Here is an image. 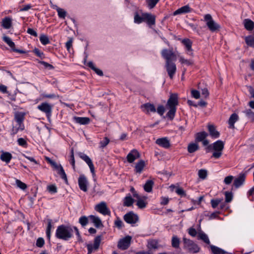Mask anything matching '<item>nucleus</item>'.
<instances>
[{
	"instance_id": "1",
	"label": "nucleus",
	"mask_w": 254,
	"mask_h": 254,
	"mask_svg": "<svg viewBox=\"0 0 254 254\" xmlns=\"http://www.w3.org/2000/svg\"><path fill=\"white\" fill-rule=\"evenodd\" d=\"M73 228L68 225H61L57 227L55 236L57 238L68 241L73 237Z\"/></svg>"
},
{
	"instance_id": "2",
	"label": "nucleus",
	"mask_w": 254,
	"mask_h": 254,
	"mask_svg": "<svg viewBox=\"0 0 254 254\" xmlns=\"http://www.w3.org/2000/svg\"><path fill=\"white\" fill-rule=\"evenodd\" d=\"M224 142L222 140H218L214 142L212 144L208 145L206 147V149L207 150V151L214 150L215 151L213 153L212 157L218 159L221 156L222 154V152L224 149Z\"/></svg>"
},
{
	"instance_id": "3",
	"label": "nucleus",
	"mask_w": 254,
	"mask_h": 254,
	"mask_svg": "<svg viewBox=\"0 0 254 254\" xmlns=\"http://www.w3.org/2000/svg\"><path fill=\"white\" fill-rule=\"evenodd\" d=\"M183 242L184 244V248L187 250L189 253L194 254L199 252L200 248L192 240L184 238Z\"/></svg>"
},
{
	"instance_id": "4",
	"label": "nucleus",
	"mask_w": 254,
	"mask_h": 254,
	"mask_svg": "<svg viewBox=\"0 0 254 254\" xmlns=\"http://www.w3.org/2000/svg\"><path fill=\"white\" fill-rule=\"evenodd\" d=\"M204 18L206 22V24L210 31L212 32L219 31L220 28V25L213 20L210 14H206Z\"/></svg>"
},
{
	"instance_id": "5",
	"label": "nucleus",
	"mask_w": 254,
	"mask_h": 254,
	"mask_svg": "<svg viewBox=\"0 0 254 254\" xmlns=\"http://www.w3.org/2000/svg\"><path fill=\"white\" fill-rule=\"evenodd\" d=\"M161 55L166 60V62H172L176 60V56L172 49H163L161 51Z\"/></svg>"
},
{
	"instance_id": "6",
	"label": "nucleus",
	"mask_w": 254,
	"mask_h": 254,
	"mask_svg": "<svg viewBox=\"0 0 254 254\" xmlns=\"http://www.w3.org/2000/svg\"><path fill=\"white\" fill-rule=\"evenodd\" d=\"M102 240V236L98 235L96 236L94 241V244H87V248L88 250V254H91L93 251H96L99 249L101 241Z\"/></svg>"
},
{
	"instance_id": "7",
	"label": "nucleus",
	"mask_w": 254,
	"mask_h": 254,
	"mask_svg": "<svg viewBox=\"0 0 254 254\" xmlns=\"http://www.w3.org/2000/svg\"><path fill=\"white\" fill-rule=\"evenodd\" d=\"M124 219L127 223L133 224L138 221L139 217L133 211H129L124 216Z\"/></svg>"
},
{
	"instance_id": "8",
	"label": "nucleus",
	"mask_w": 254,
	"mask_h": 254,
	"mask_svg": "<svg viewBox=\"0 0 254 254\" xmlns=\"http://www.w3.org/2000/svg\"><path fill=\"white\" fill-rule=\"evenodd\" d=\"M95 209L104 215H110L111 214V211L104 201L97 204L95 207Z\"/></svg>"
},
{
	"instance_id": "9",
	"label": "nucleus",
	"mask_w": 254,
	"mask_h": 254,
	"mask_svg": "<svg viewBox=\"0 0 254 254\" xmlns=\"http://www.w3.org/2000/svg\"><path fill=\"white\" fill-rule=\"evenodd\" d=\"M131 240V237L129 236H127L121 239L118 244V248L122 250L127 249L130 245Z\"/></svg>"
},
{
	"instance_id": "10",
	"label": "nucleus",
	"mask_w": 254,
	"mask_h": 254,
	"mask_svg": "<svg viewBox=\"0 0 254 254\" xmlns=\"http://www.w3.org/2000/svg\"><path fill=\"white\" fill-rule=\"evenodd\" d=\"M37 108L42 112L45 113L48 117L51 116L52 106L48 103L44 102L39 105Z\"/></svg>"
},
{
	"instance_id": "11",
	"label": "nucleus",
	"mask_w": 254,
	"mask_h": 254,
	"mask_svg": "<svg viewBox=\"0 0 254 254\" xmlns=\"http://www.w3.org/2000/svg\"><path fill=\"white\" fill-rule=\"evenodd\" d=\"M165 68L171 79H172L176 72V65L173 62H166Z\"/></svg>"
},
{
	"instance_id": "12",
	"label": "nucleus",
	"mask_w": 254,
	"mask_h": 254,
	"mask_svg": "<svg viewBox=\"0 0 254 254\" xmlns=\"http://www.w3.org/2000/svg\"><path fill=\"white\" fill-rule=\"evenodd\" d=\"M78 154L79 157L87 164L92 174L93 175L95 174L94 166L91 159L87 155L82 152H79Z\"/></svg>"
},
{
	"instance_id": "13",
	"label": "nucleus",
	"mask_w": 254,
	"mask_h": 254,
	"mask_svg": "<svg viewBox=\"0 0 254 254\" xmlns=\"http://www.w3.org/2000/svg\"><path fill=\"white\" fill-rule=\"evenodd\" d=\"M155 143L165 149H168L171 146L170 141L167 137L159 138L156 140Z\"/></svg>"
},
{
	"instance_id": "14",
	"label": "nucleus",
	"mask_w": 254,
	"mask_h": 254,
	"mask_svg": "<svg viewBox=\"0 0 254 254\" xmlns=\"http://www.w3.org/2000/svg\"><path fill=\"white\" fill-rule=\"evenodd\" d=\"M78 183L80 189L84 192H86L88 190V181L84 175H80L78 179Z\"/></svg>"
},
{
	"instance_id": "15",
	"label": "nucleus",
	"mask_w": 254,
	"mask_h": 254,
	"mask_svg": "<svg viewBox=\"0 0 254 254\" xmlns=\"http://www.w3.org/2000/svg\"><path fill=\"white\" fill-rule=\"evenodd\" d=\"M178 104V97L177 94H172L167 103V106L169 108H176Z\"/></svg>"
},
{
	"instance_id": "16",
	"label": "nucleus",
	"mask_w": 254,
	"mask_h": 254,
	"mask_svg": "<svg viewBox=\"0 0 254 254\" xmlns=\"http://www.w3.org/2000/svg\"><path fill=\"white\" fill-rule=\"evenodd\" d=\"M140 157V154L136 149L132 150L127 155V159L128 163H131Z\"/></svg>"
},
{
	"instance_id": "17",
	"label": "nucleus",
	"mask_w": 254,
	"mask_h": 254,
	"mask_svg": "<svg viewBox=\"0 0 254 254\" xmlns=\"http://www.w3.org/2000/svg\"><path fill=\"white\" fill-rule=\"evenodd\" d=\"M246 175L244 173L240 174L239 176L234 180L233 186L235 188H239L244 183Z\"/></svg>"
},
{
	"instance_id": "18",
	"label": "nucleus",
	"mask_w": 254,
	"mask_h": 254,
	"mask_svg": "<svg viewBox=\"0 0 254 254\" xmlns=\"http://www.w3.org/2000/svg\"><path fill=\"white\" fill-rule=\"evenodd\" d=\"M0 152V160L6 164L9 163L12 158L11 154L8 152L4 151L3 150H1Z\"/></svg>"
},
{
	"instance_id": "19",
	"label": "nucleus",
	"mask_w": 254,
	"mask_h": 254,
	"mask_svg": "<svg viewBox=\"0 0 254 254\" xmlns=\"http://www.w3.org/2000/svg\"><path fill=\"white\" fill-rule=\"evenodd\" d=\"M25 113L24 112H16L14 114V120L18 126H24L23 122L24 120Z\"/></svg>"
},
{
	"instance_id": "20",
	"label": "nucleus",
	"mask_w": 254,
	"mask_h": 254,
	"mask_svg": "<svg viewBox=\"0 0 254 254\" xmlns=\"http://www.w3.org/2000/svg\"><path fill=\"white\" fill-rule=\"evenodd\" d=\"M141 108L142 109L143 112L146 113H149V112H155L156 109L153 104L147 103L144 104L141 106Z\"/></svg>"
},
{
	"instance_id": "21",
	"label": "nucleus",
	"mask_w": 254,
	"mask_h": 254,
	"mask_svg": "<svg viewBox=\"0 0 254 254\" xmlns=\"http://www.w3.org/2000/svg\"><path fill=\"white\" fill-rule=\"evenodd\" d=\"M144 21H146L149 26L154 25L155 23V17L150 13H144Z\"/></svg>"
},
{
	"instance_id": "22",
	"label": "nucleus",
	"mask_w": 254,
	"mask_h": 254,
	"mask_svg": "<svg viewBox=\"0 0 254 254\" xmlns=\"http://www.w3.org/2000/svg\"><path fill=\"white\" fill-rule=\"evenodd\" d=\"M243 24L245 28L248 30L251 31L254 30V22L250 19H245L243 21Z\"/></svg>"
},
{
	"instance_id": "23",
	"label": "nucleus",
	"mask_w": 254,
	"mask_h": 254,
	"mask_svg": "<svg viewBox=\"0 0 254 254\" xmlns=\"http://www.w3.org/2000/svg\"><path fill=\"white\" fill-rule=\"evenodd\" d=\"M191 10V8L189 6V5H186L181 7V8L178 9L176 11H175L173 13L174 15H176L178 14H181L183 13H187L190 12Z\"/></svg>"
},
{
	"instance_id": "24",
	"label": "nucleus",
	"mask_w": 254,
	"mask_h": 254,
	"mask_svg": "<svg viewBox=\"0 0 254 254\" xmlns=\"http://www.w3.org/2000/svg\"><path fill=\"white\" fill-rule=\"evenodd\" d=\"M208 129L209 132V134L212 137L216 138L219 136V132L216 130L215 127L213 125H208Z\"/></svg>"
},
{
	"instance_id": "25",
	"label": "nucleus",
	"mask_w": 254,
	"mask_h": 254,
	"mask_svg": "<svg viewBox=\"0 0 254 254\" xmlns=\"http://www.w3.org/2000/svg\"><path fill=\"white\" fill-rule=\"evenodd\" d=\"M239 117L236 113L232 114L229 118L228 121V124L229 125V127L231 128H234L235 127L234 124L238 120Z\"/></svg>"
},
{
	"instance_id": "26",
	"label": "nucleus",
	"mask_w": 254,
	"mask_h": 254,
	"mask_svg": "<svg viewBox=\"0 0 254 254\" xmlns=\"http://www.w3.org/2000/svg\"><path fill=\"white\" fill-rule=\"evenodd\" d=\"M89 218L96 227L99 228L103 226L101 219L98 217L94 215H90Z\"/></svg>"
},
{
	"instance_id": "27",
	"label": "nucleus",
	"mask_w": 254,
	"mask_h": 254,
	"mask_svg": "<svg viewBox=\"0 0 254 254\" xmlns=\"http://www.w3.org/2000/svg\"><path fill=\"white\" fill-rule=\"evenodd\" d=\"M145 165L144 161L140 160L139 161L135 166V171L137 173L140 174Z\"/></svg>"
},
{
	"instance_id": "28",
	"label": "nucleus",
	"mask_w": 254,
	"mask_h": 254,
	"mask_svg": "<svg viewBox=\"0 0 254 254\" xmlns=\"http://www.w3.org/2000/svg\"><path fill=\"white\" fill-rule=\"evenodd\" d=\"M207 136L208 133L205 131L198 132L195 135V141L197 142H201L205 139Z\"/></svg>"
},
{
	"instance_id": "29",
	"label": "nucleus",
	"mask_w": 254,
	"mask_h": 254,
	"mask_svg": "<svg viewBox=\"0 0 254 254\" xmlns=\"http://www.w3.org/2000/svg\"><path fill=\"white\" fill-rule=\"evenodd\" d=\"M182 43L185 46L188 52H191L192 51L191 48L192 42L188 38L184 39L182 40Z\"/></svg>"
},
{
	"instance_id": "30",
	"label": "nucleus",
	"mask_w": 254,
	"mask_h": 254,
	"mask_svg": "<svg viewBox=\"0 0 254 254\" xmlns=\"http://www.w3.org/2000/svg\"><path fill=\"white\" fill-rule=\"evenodd\" d=\"M154 182L152 180H147L143 186L144 190L147 192H150L152 190V187Z\"/></svg>"
},
{
	"instance_id": "31",
	"label": "nucleus",
	"mask_w": 254,
	"mask_h": 254,
	"mask_svg": "<svg viewBox=\"0 0 254 254\" xmlns=\"http://www.w3.org/2000/svg\"><path fill=\"white\" fill-rule=\"evenodd\" d=\"M75 120L80 125H87L90 122V119L88 117H75Z\"/></svg>"
},
{
	"instance_id": "32",
	"label": "nucleus",
	"mask_w": 254,
	"mask_h": 254,
	"mask_svg": "<svg viewBox=\"0 0 254 254\" xmlns=\"http://www.w3.org/2000/svg\"><path fill=\"white\" fill-rule=\"evenodd\" d=\"M11 19L9 17H6L2 19V26L5 29H9L11 26Z\"/></svg>"
},
{
	"instance_id": "33",
	"label": "nucleus",
	"mask_w": 254,
	"mask_h": 254,
	"mask_svg": "<svg viewBox=\"0 0 254 254\" xmlns=\"http://www.w3.org/2000/svg\"><path fill=\"white\" fill-rule=\"evenodd\" d=\"M210 248L213 254H226L227 252L215 246L211 245Z\"/></svg>"
},
{
	"instance_id": "34",
	"label": "nucleus",
	"mask_w": 254,
	"mask_h": 254,
	"mask_svg": "<svg viewBox=\"0 0 254 254\" xmlns=\"http://www.w3.org/2000/svg\"><path fill=\"white\" fill-rule=\"evenodd\" d=\"M53 8L54 9H56L58 14V16L60 18L64 19L65 17L66 16V12L63 9L59 7L57 5H55Z\"/></svg>"
},
{
	"instance_id": "35",
	"label": "nucleus",
	"mask_w": 254,
	"mask_h": 254,
	"mask_svg": "<svg viewBox=\"0 0 254 254\" xmlns=\"http://www.w3.org/2000/svg\"><path fill=\"white\" fill-rule=\"evenodd\" d=\"M87 65L92 70H93L98 75H103V71L100 69L96 67L94 64L92 62H89L87 64Z\"/></svg>"
},
{
	"instance_id": "36",
	"label": "nucleus",
	"mask_w": 254,
	"mask_h": 254,
	"mask_svg": "<svg viewBox=\"0 0 254 254\" xmlns=\"http://www.w3.org/2000/svg\"><path fill=\"white\" fill-rule=\"evenodd\" d=\"M180 240L177 236H173L172 238L171 245L172 246L175 248L178 249L180 247Z\"/></svg>"
},
{
	"instance_id": "37",
	"label": "nucleus",
	"mask_w": 254,
	"mask_h": 254,
	"mask_svg": "<svg viewBox=\"0 0 254 254\" xmlns=\"http://www.w3.org/2000/svg\"><path fill=\"white\" fill-rule=\"evenodd\" d=\"M199 149V146L195 143H190L188 146V151L189 153H192Z\"/></svg>"
},
{
	"instance_id": "38",
	"label": "nucleus",
	"mask_w": 254,
	"mask_h": 254,
	"mask_svg": "<svg viewBox=\"0 0 254 254\" xmlns=\"http://www.w3.org/2000/svg\"><path fill=\"white\" fill-rule=\"evenodd\" d=\"M134 199L130 196H127L124 200V206H131L134 202Z\"/></svg>"
},
{
	"instance_id": "39",
	"label": "nucleus",
	"mask_w": 254,
	"mask_h": 254,
	"mask_svg": "<svg viewBox=\"0 0 254 254\" xmlns=\"http://www.w3.org/2000/svg\"><path fill=\"white\" fill-rule=\"evenodd\" d=\"M243 113L248 119L251 120V121L254 122V112H253L251 109H246L243 111Z\"/></svg>"
},
{
	"instance_id": "40",
	"label": "nucleus",
	"mask_w": 254,
	"mask_h": 254,
	"mask_svg": "<svg viewBox=\"0 0 254 254\" xmlns=\"http://www.w3.org/2000/svg\"><path fill=\"white\" fill-rule=\"evenodd\" d=\"M2 39L4 42H5L13 50V49L15 48V44L12 41L11 39L6 36H4L2 37Z\"/></svg>"
},
{
	"instance_id": "41",
	"label": "nucleus",
	"mask_w": 254,
	"mask_h": 254,
	"mask_svg": "<svg viewBox=\"0 0 254 254\" xmlns=\"http://www.w3.org/2000/svg\"><path fill=\"white\" fill-rule=\"evenodd\" d=\"M58 174L61 176V178L64 180L65 183H67V179L66 175L61 165H60V168H59Z\"/></svg>"
},
{
	"instance_id": "42",
	"label": "nucleus",
	"mask_w": 254,
	"mask_h": 254,
	"mask_svg": "<svg viewBox=\"0 0 254 254\" xmlns=\"http://www.w3.org/2000/svg\"><path fill=\"white\" fill-rule=\"evenodd\" d=\"M245 42L246 44L250 47L254 48V37L252 36H248L245 38Z\"/></svg>"
},
{
	"instance_id": "43",
	"label": "nucleus",
	"mask_w": 254,
	"mask_h": 254,
	"mask_svg": "<svg viewBox=\"0 0 254 254\" xmlns=\"http://www.w3.org/2000/svg\"><path fill=\"white\" fill-rule=\"evenodd\" d=\"M48 221V225L46 229V235L47 237L49 239H50L51 237V230L52 227V220L50 219H48L47 220Z\"/></svg>"
},
{
	"instance_id": "44",
	"label": "nucleus",
	"mask_w": 254,
	"mask_h": 254,
	"mask_svg": "<svg viewBox=\"0 0 254 254\" xmlns=\"http://www.w3.org/2000/svg\"><path fill=\"white\" fill-rule=\"evenodd\" d=\"M39 40L43 45H46L49 44L50 42L48 37L44 34H42L40 35Z\"/></svg>"
},
{
	"instance_id": "45",
	"label": "nucleus",
	"mask_w": 254,
	"mask_h": 254,
	"mask_svg": "<svg viewBox=\"0 0 254 254\" xmlns=\"http://www.w3.org/2000/svg\"><path fill=\"white\" fill-rule=\"evenodd\" d=\"M169 111L167 114V116L171 120H172L175 117V113L176 112V108H169Z\"/></svg>"
},
{
	"instance_id": "46",
	"label": "nucleus",
	"mask_w": 254,
	"mask_h": 254,
	"mask_svg": "<svg viewBox=\"0 0 254 254\" xmlns=\"http://www.w3.org/2000/svg\"><path fill=\"white\" fill-rule=\"evenodd\" d=\"M134 21L135 23L139 24L144 21V13L142 16H140L137 13H136L134 17Z\"/></svg>"
},
{
	"instance_id": "47",
	"label": "nucleus",
	"mask_w": 254,
	"mask_h": 254,
	"mask_svg": "<svg viewBox=\"0 0 254 254\" xmlns=\"http://www.w3.org/2000/svg\"><path fill=\"white\" fill-rule=\"evenodd\" d=\"M198 238L201 240H202L204 242H205L207 244H210V241L209 238L206 234L204 233H200L198 234Z\"/></svg>"
},
{
	"instance_id": "48",
	"label": "nucleus",
	"mask_w": 254,
	"mask_h": 254,
	"mask_svg": "<svg viewBox=\"0 0 254 254\" xmlns=\"http://www.w3.org/2000/svg\"><path fill=\"white\" fill-rule=\"evenodd\" d=\"M24 126H18V127H13L12 129H11V135L12 136H14L15 134H16L18 131L20 130H23L24 129Z\"/></svg>"
},
{
	"instance_id": "49",
	"label": "nucleus",
	"mask_w": 254,
	"mask_h": 254,
	"mask_svg": "<svg viewBox=\"0 0 254 254\" xmlns=\"http://www.w3.org/2000/svg\"><path fill=\"white\" fill-rule=\"evenodd\" d=\"M147 246L149 249H156L158 248V243L155 240H151L148 242Z\"/></svg>"
},
{
	"instance_id": "50",
	"label": "nucleus",
	"mask_w": 254,
	"mask_h": 254,
	"mask_svg": "<svg viewBox=\"0 0 254 254\" xmlns=\"http://www.w3.org/2000/svg\"><path fill=\"white\" fill-rule=\"evenodd\" d=\"M109 138L107 137H104L103 140L101 141L99 143L100 145V147L101 148H105L109 144Z\"/></svg>"
},
{
	"instance_id": "51",
	"label": "nucleus",
	"mask_w": 254,
	"mask_h": 254,
	"mask_svg": "<svg viewBox=\"0 0 254 254\" xmlns=\"http://www.w3.org/2000/svg\"><path fill=\"white\" fill-rule=\"evenodd\" d=\"M79 223L82 226H86L88 223V219L85 216H81L79 219Z\"/></svg>"
},
{
	"instance_id": "52",
	"label": "nucleus",
	"mask_w": 254,
	"mask_h": 254,
	"mask_svg": "<svg viewBox=\"0 0 254 254\" xmlns=\"http://www.w3.org/2000/svg\"><path fill=\"white\" fill-rule=\"evenodd\" d=\"M147 203L140 198L138 199L136 203L137 206L140 209L144 208L146 206Z\"/></svg>"
},
{
	"instance_id": "53",
	"label": "nucleus",
	"mask_w": 254,
	"mask_h": 254,
	"mask_svg": "<svg viewBox=\"0 0 254 254\" xmlns=\"http://www.w3.org/2000/svg\"><path fill=\"white\" fill-rule=\"evenodd\" d=\"M148 6L150 8H153L158 3L159 0H146Z\"/></svg>"
},
{
	"instance_id": "54",
	"label": "nucleus",
	"mask_w": 254,
	"mask_h": 254,
	"mask_svg": "<svg viewBox=\"0 0 254 254\" xmlns=\"http://www.w3.org/2000/svg\"><path fill=\"white\" fill-rule=\"evenodd\" d=\"M179 61L182 64H185L187 65H191L193 63L192 61L185 59L184 57L182 56L180 57Z\"/></svg>"
},
{
	"instance_id": "55",
	"label": "nucleus",
	"mask_w": 254,
	"mask_h": 254,
	"mask_svg": "<svg viewBox=\"0 0 254 254\" xmlns=\"http://www.w3.org/2000/svg\"><path fill=\"white\" fill-rule=\"evenodd\" d=\"M225 196L226 202L229 203L232 201L233 199V195L232 192L229 191H226L225 192Z\"/></svg>"
},
{
	"instance_id": "56",
	"label": "nucleus",
	"mask_w": 254,
	"mask_h": 254,
	"mask_svg": "<svg viewBox=\"0 0 254 254\" xmlns=\"http://www.w3.org/2000/svg\"><path fill=\"white\" fill-rule=\"evenodd\" d=\"M222 200V199H212L211 200V204L213 208H215L217 207L218 204Z\"/></svg>"
},
{
	"instance_id": "57",
	"label": "nucleus",
	"mask_w": 254,
	"mask_h": 254,
	"mask_svg": "<svg viewBox=\"0 0 254 254\" xmlns=\"http://www.w3.org/2000/svg\"><path fill=\"white\" fill-rule=\"evenodd\" d=\"M207 175V172L206 170L201 169L198 171V176L202 179H205Z\"/></svg>"
},
{
	"instance_id": "58",
	"label": "nucleus",
	"mask_w": 254,
	"mask_h": 254,
	"mask_svg": "<svg viewBox=\"0 0 254 254\" xmlns=\"http://www.w3.org/2000/svg\"><path fill=\"white\" fill-rule=\"evenodd\" d=\"M70 162L71 164L72 168L74 170H75V160L74 157V151H73V148H72L70 151Z\"/></svg>"
},
{
	"instance_id": "59",
	"label": "nucleus",
	"mask_w": 254,
	"mask_h": 254,
	"mask_svg": "<svg viewBox=\"0 0 254 254\" xmlns=\"http://www.w3.org/2000/svg\"><path fill=\"white\" fill-rule=\"evenodd\" d=\"M33 53L38 57H40L41 59L44 58V54L43 52L40 51L39 49L37 48H35L33 50Z\"/></svg>"
},
{
	"instance_id": "60",
	"label": "nucleus",
	"mask_w": 254,
	"mask_h": 254,
	"mask_svg": "<svg viewBox=\"0 0 254 254\" xmlns=\"http://www.w3.org/2000/svg\"><path fill=\"white\" fill-rule=\"evenodd\" d=\"M16 183L17 187L23 190H24L27 188V185L19 180H16Z\"/></svg>"
},
{
	"instance_id": "61",
	"label": "nucleus",
	"mask_w": 254,
	"mask_h": 254,
	"mask_svg": "<svg viewBox=\"0 0 254 254\" xmlns=\"http://www.w3.org/2000/svg\"><path fill=\"white\" fill-rule=\"evenodd\" d=\"M39 63L43 65L45 68H49V69H53L54 67L53 65L44 61H39Z\"/></svg>"
},
{
	"instance_id": "62",
	"label": "nucleus",
	"mask_w": 254,
	"mask_h": 254,
	"mask_svg": "<svg viewBox=\"0 0 254 254\" xmlns=\"http://www.w3.org/2000/svg\"><path fill=\"white\" fill-rule=\"evenodd\" d=\"M176 192L182 197L186 195L185 191L182 188H177L176 190Z\"/></svg>"
},
{
	"instance_id": "63",
	"label": "nucleus",
	"mask_w": 254,
	"mask_h": 254,
	"mask_svg": "<svg viewBox=\"0 0 254 254\" xmlns=\"http://www.w3.org/2000/svg\"><path fill=\"white\" fill-rule=\"evenodd\" d=\"M45 244V241L42 238H39L36 241V246L39 248L42 247Z\"/></svg>"
},
{
	"instance_id": "64",
	"label": "nucleus",
	"mask_w": 254,
	"mask_h": 254,
	"mask_svg": "<svg viewBox=\"0 0 254 254\" xmlns=\"http://www.w3.org/2000/svg\"><path fill=\"white\" fill-rule=\"evenodd\" d=\"M191 93L192 96L195 99H199L200 97V93L198 91L196 90H192L191 91Z\"/></svg>"
}]
</instances>
